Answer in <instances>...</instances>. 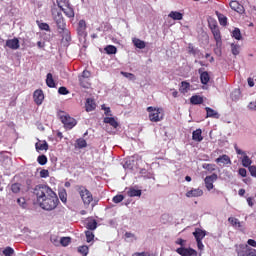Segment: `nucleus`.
Listing matches in <instances>:
<instances>
[{
    "label": "nucleus",
    "instance_id": "f257e3e1",
    "mask_svg": "<svg viewBox=\"0 0 256 256\" xmlns=\"http://www.w3.org/2000/svg\"><path fill=\"white\" fill-rule=\"evenodd\" d=\"M54 192L51 187L43 184L36 185L33 189V195H35L38 204L45 201V199L50 197Z\"/></svg>",
    "mask_w": 256,
    "mask_h": 256
},
{
    "label": "nucleus",
    "instance_id": "f03ea898",
    "mask_svg": "<svg viewBox=\"0 0 256 256\" xmlns=\"http://www.w3.org/2000/svg\"><path fill=\"white\" fill-rule=\"evenodd\" d=\"M39 207L44 211H53L57 209V205H59V197H57V193H53L44 199L42 202L38 203Z\"/></svg>",
    "mask_w": 256,
    "mask_h": 256
},
{
    "label": "nucleus",
    "instance_id": "7ed1b4c3",
    "mask_svg": "<svg viewBox=\"0 0 256 256\" xmlns=\"http://www.w3.org/2000/svg\"><path fill=\"white\" fill-rule=\"evenodd\" d=\"M76 191L79 193L84 205H91L93 202V194L91 191H89V189H87V187L83 185H77Z\"/></svg>",
    "mask_w": 256,
    "mask_h": 256
},
{
    "label": "nucleus",
    "instance_id": "20e7f679",
    "mask_svg": "<svg viewBox=\"0 0 256 256\" xmlns=\"http://www.w3.org/2000/svg\"><path fill=\"white\" fill-rule=\"evenodd\" d=\"M51 13L59 31H65L67 24L65 23L63 13H61V11H59L57 8H52Z\"/></svg>",
    "mask_w": 256,
    "mask_h": 256
},
{
    "label": "nucleus",
    "instance_id": "39448f33",
    "mask_svg": "<svg viewBox=\"0 0 256 256\" xmlns=\"http://www.w3.org/2000/svg\"><path fill=\"white\" fill-rule=\"evenodd\" d=\"M146 111L149 113V120L152 123H159L163 119V109L149 106Z\"/></svg>",
    "mask_w": 256,
    "mask_h": 256
},
{
    "label": "nucleus",
    "instance_id": "423d86ee",
    "mask_svg": "<svg viewBox=\"0 0 256 256\" xmlns=\"http://www.w3.org/2000/svg\"><path fill=\"white\" fill-rule=\"evenodd\" d=\"M78 81L80 87L83 89L91 88V72L89 70H84L81 75L78 76Z\"/></svg>",
    "mask_w": 256,
    "mask_h": 256
},
{
    "label": "nucleus",
    "instance_id": "0eeeda50",
    "mask_svg": "<svg viewBox=\"0 0 256 256\" xmlns=\"http://www.w3.org/2000/svg\"><path fill=\"white\" fill-rule=\"evenodd\" d=\"M208 27L213 34V37L216 41V45H221V30H219V25H217V21L211 20L208 22Z\"/></svg>",
    "mask_w": 256,
    "mask_h": 256
},
{
    "label": "nucleus",
    "instance_id": "6e6552de",
    "mask_svg": "<svg viewBox=\"0 0 256 256\" xmlns=\"http://www.w3.org/2000/svg\"><path fill=\"white\" fill-rule=\"evenodd\" d=\"M60 121L61 123H63L65 129H73V127L77 125V120H75V118L73 117H70L69 114H66L64 112L60 114Z\"/></svg>",
    "mask_w": 256,
    "mask_h": 256
},
{
    "label": "nucleus",
    "instance_id": "1a4fd4ad",
    "mask_svg": "<svg viewBox=\"0 0 256 256\" xmlns=\"http://www.w3.org/2000/svg\"><path fill=\"white\" fill-rule=\"evenodd\" d=\"M234 149H235L237 155H243V157H242L243 167H251V163H253V161L251 160V158H249V156H247V153H245L243 150L239 149V147H237V145L234 146Z\"/></svg>",
    "mask_w": 256,
    "mask_h": 256
},
{
    "label": "nucleus",
    "instance_id": "9d476101",
    "mask_svg": "<svg viewBox=\"0 0 256 256\" xmlns=\"http://www.w3.org/2000/svg\"><path fill=\"white\" fill-rule=\"evenodd\" d=\"M217 179H219V176H217V174L213 173L210 176H206L204 179V183H205V187L208 191H211V189H213L215 187V185H213L215 183V181H217Z\"/></svg>",
    "mask_w": 256,
    "mask_h": 256
},
{
    "label": "nucleus",
    "instance_id": "9b49d317",
    "mask_svg": "<svg viewBox=\"0 0 256 256\" xmlns=\"http://www.w3.org/2000/svg\"><path fill=\"white\" fill-rule=\"evenodd\" d=\"M176 253L181 256H197V251L193 248L180 247L176 249Z\"/></svg>",
    "mask_w": 256,
    "mask_h": 256
},
{
    "label": "nucleus",
    "instance_id": "f8f14e48",
    "mask_svg": "<svg viewBox=\"0 0 256 256\" xmlns=\"http://www.w3.org/2000/svg\"><path fill=\"white\" fill-rule=\"evenodd\" d=\"M33 99L36 105H43V101L45 99V94H43V90L37 89L33 93Z\"/></svg>",
    "mask_w": 256,
    "mask_h": 256
},
{
    "label": "nucleus",
    "instance_id": "ddd939ff",
    "mask_svg": "<svg viewBox=\"0 0 256 256\" xmlns=\"http://www.w3.org/2000/svg\"><path fill=\"white\" fill-rule=\"evenodd\" d=\"M87 23L85 20H80L77 27V33L79 37H85L87 35Z\"/></svg>",
    "mask_w": 256,
    "mask_h": 256
},
{
    "label": "nucleus",
    "instance_id": "4468645a",
    "mask_svg": "<svg viewBox=\"0 0 256 256\" xmlns=\"http://www.w3.org/2000/svg\"><path fill=\"white\" fill-rule=\"evenodd\" d=\"M229 5L233 11H236V13H245V8L238 1L232 0Z\"/></svg>",
    "mask_w": 256,
    "mask_h": 256
},
{
    "label": "nucleus",
    "instance_id": "2eb2a0df",
    "mask_svg": "<svg viewBox=\"0 0 256 256\" xmlns=\"http://www.w3.org/2000/svg\"><path fill=\"white\" fill-rule=\"evenodd\" d=\"M215 161L218 165H231V158L226 154L221 155Z\"/></svg>",
    "mask_w": 256,
    "mask_h": 256
},
{
    "label": "nucleus",
    "instance_id": "dca6fc26",
    "mask_svg": "<svg viewBox=\"0 0 256 256\" xmlns=\"http://www.w3.org/2000/svg\"><path fill=\"white\" fill-rule=\"evenodd\" d=\"M60 9L63 11L64 15H66V17H68L69 19H73V17H75V10H73L71 4Z\"/></svg>",
    "mask_w": 256,
    "mask_h": 256
},
{
    "label": "nucleus",
    "instance_id": "f3484780",
    "mask_svg": "<svg viewBox=\"0 0 256 256\" xmlns=\"http://www.w3.org/2000/svg\"><path fill=\"white\" fill-rule=\"evenodd\" d=\"M6 46H8L9 49H13L14 51L19 49L20 44H19V39L14 38V39H9L6 41Z\"/></svg>",
    "mask_w": 256,
    "mask_h": 256
},
{
    "label": "nucleus",
    "instance_id": "a211bd4d",
    "mask_svg": "<svg viewBox=\"0 0 256 256\" xmlns=\"http://www.w3.org/2000/svg\"><path fill=\"white\" fill-rule=\"evenodd\" d=\"M125 191H127L128 197H141L143 193L140 189H135L133 187L125 188Z\"/></svg>",
    "mask_w": 256,
    "mask_h": 256
},
{
    "label": "nucleus",
    "instance_id": "6ab92c4d",
    "mask_svg": "<svg viewBox=\"0 0 256 256\" xmlns=\"http://www.w3.org/2000/svg\"><path fill=\"white\" fill-rule=\"evenodd\" d=\"M192 139L193 141H196V143H201V141H203V131L200 128L193 131Z\"/></svg>",
    "mask_w": 256,
    "mask_h": 256
},
{
    "label": "nucleus",
    "instance_id": "aec40b11",
    "mask_svg": "<svg viewBox=\"0 0 256 256\" xmlns=\"http://www.w3.org/2000/svg\"><path fill=\"white\" fill-rule=\"evenodd\" d=\"M202 195H203V190H201V189H199V188L189 190V191L186 193V197H188V198L202 197Z\"/></svg>",
    "mask_w": 256,
    "mask_h": 256
},
{
    "label": "nucleus",
    "instance_id": "412c9836",
    "mask_svg": "<svg viewBox=\"0 0 256 256\" xmlns=\"http://www.w3.org/2000/svg\"><path fill=\"white\" fill-rule=\"evenodd\" d=\"M85 107L87 113H90V111H95L97 104H95V100H93V98H87Z\"/></svg>",
    "mask_w": 256,
    "mask_h": 256
},
{
    "label": "nucleus",
    "instance_id": "4be33fe9",
    "mask_svg": "<svg viewBox=\"0 0 256 256\" xmlns=\"http://www.w3.org/2000/svg\"><path fill=\"white\" fill-rule=\"evenodd\" d=\"M179 91L180 93H182L183 95L189 93V91H191V83L187 82V81H182L181 85L179 87Z\"/></svg>",
    "mask_w": 256,
    "mask_h": 256
},
{
    "label": "nucleus",
    "instance_id": "5701e85b",
    "mask_svg": "<svg viewBox=\"0 0 256 256\" xmlns=\"http://www.w3.org/2000/svg\"><path fill=\"white\" fill-rule=\"evenodd\" d=\"M199 73H200V81L202 85H207V83L211 81V76H209V72L207 71L201 72V69H199Z\"/></svg>",
    "mask_w": 256,
    "mask_h": 256
},
{
    "label": "nucleus",
    "instance_id": "b1692460",
    "mask_svg": "<svg viewBox=\"0 0 256 256\" xmlns=\"http://www.w3.org/2000/svg\"><path fill=\"white\" fill-rule=\"evenodd\" d=\"M36 151H48L49 150V144L47 141H39L35 144Z\"/></svg>",
    "mask_w": 256,
    "mask_h": 256
},
{
    "label": "nucleus",
    "instance_id": "393cba45",
    "mask_svg": "<svg viewBox=\"0 0 256 256\" xmlns=\"http://www.w3.org/2000/svg\"><path fill=\"white\" fill-rule=\"evenodd\" d=\"M205 231L197 228L195 232H193V236L195 237L196 241H203L205 239Z\"/></svg>",
    "mask_w": 256,
    "mask_h": 256
},
{
    "label": "nucleus",
    "instance_id": "a878e982",
    "mask_svg": "<svg viewBox=\"0 0 256 256\" xmlns=\"http://www.w3.org/2000/svg\"><path fill=\"white\" fill-rule=\"evenodd\" d=\"M168 17H170V19H173V21H181L183 20V13L177 12V11H171L168 14Z\"/></svg>",
    "mask_w": 256,
    "mask_h": 256
},
{
    "label": "nucleus",
    "instance_id": "bb28decb",
    "mask_svg": "<svg viewBox=\"0 0 256 256\" xmlns=\"http://www.w3.org/2000/svg\"><path fill=\"white\" fill-rule=\"evenodd\" d=\"M206 117H211L213 119H219V113L215 111L213 108L206 107Z\"/></svg>",
    "mask_w": 256,
    "mask_h": 256
},
{
    "label": "nucleus",
    "instance_id": "cd10ccee",
    "mask_svg": "<svg viewBox=\"0 0 256 256\" xmlns=\"http://www.w3.org/2000/svg\"><path fill=\"white\" fill-rule=\"evenodd\" d=\"M46 85H47V87H50V89H54V87H57L55 84V80L53 79V74H51V73L47 74Z\"/></svg>",
    "mask_w": 256,
    "mask_h": 256
},
{
    "label": "nucleus",
    "instance_id": "c85d7f7f",
    "mask_svg": "<svg viewBox=\"0 0 256 256\" xmlns=\"http://www.w3.org/2000/svg\"><path fill=\"white\" fill-rule=\"evenodd\" d=\"M104 123H108V125H111V127H113L114 129H117V127H119V122H117V120H115V118L113 117L104 118Z\"/></svg>",
    "mask_w": 256,
    "mask_h": 256
},
{
    "label": "nucleus",
    "instance_id": "c756f323",
    "mask_svg": "<svg viewBox=\"0 0 256 256\" xmlns=\"http://www.w3.org/2000/svg\"><path fill=\"white\" fill-rule=\"evenodd\" d=\"M190 103L191 105H202L203 103V97L199 96V95H193L190 98Z\"/></svg>",
    "mask_w": 256,
    "mask_h": 256
},
{
    "label": "nucleus",
    "instance_id": "7c9ffc66",
    "mask_svg": "<svg viewBox=\"0 0 256 256\" xmlns=\"http://www.w3.org/2000/svg\"><path fill=\"white\" fill-rule=\"evenodd\" d=\"M132 43L134 44V46L137 47V49H145V47H146L145 41H143L139 38H134L132 40Z\"/></svg>",
    "mask_w": 256,
    "mask_h": 256
},
{
    "label": "nucleus",
    "instance_id": "2f4dec72",
    "mask_svg": "<svg viewBox=\"0 0 256 256\" xmlns=\"http://www.w3.org/2000/svg\"><path fill=\"white\" fill-rule=\"evenodd\" d=\"M216 15L218 17V21H219L220 25L222 27H227V16H225L219 12H216Z\"/></svg>",
    "mask_w": 256,
    "mask_h": 256
},
{
    "label": "nucleus",
    "instance_id": "473e14b6",
    "mask_svg": "<svg viewBox=\"0 0 256 256\" xmlns=\"http://www.w3.org/2000/svg\"><path fill=\"white\" fill-rule=\"evenodd\" d=\"M36 24L38 25L40 31H51V27L45 22L37 20Z\"/></svg>",
    "mask_w": 256,
    "mask_h": 256
},
{
    "label": "nucleus",
    "instance_id": "72a5a7b5",
    "mask_svg": "<svg viewBox=\"0 0 256 256\" xmlns=\"http://www.w3.org/2000/svg\"><path fill=\"white\" fill-rule=\"evenodd\" d=\"M104 51H106L107 55H115L117 53V47L108 45L104 48Z\"/></svg>",
    "mask_w": 256,
    "mask_h": 256
},
{
    "label": "nucleus",
    "instance_id": "f704fd0d",
    "mask_svg": "<svg viewBox=\"0 0 256 256\" xmlns=\"http://www.w3.org/2000/svg\"><path fill=\"white\" fill-rule=\"evenodd\" d=\"M78 253H80V255H82V256L89 255V246H87V245L79 246Z\"/></svg>",
    "mask_w": 256,
    "mask_h": 256
},
{
    "label": "nucleus",
    "instance_id": "c9c22d12",
    "mask_svg": "<svg viewBox=\"0 0 256 256\" xmlns=\"http://www.w3.org/2000/svg\"><path fill=\"white\" fill-rule=\"evenodd\" d=\"M228 221L232 225V227H238V229H240L241 222L239 221V219H237L235 217H229Z\"/></svg>",
    "mask_w": 256,
    "mask_h": 256
},
{
    "label": "nucleus",
    "instance_id": "e433bc0d",
    "mask_svg": "<svg viewBox=\"0 0 256 256\" xmlns=\"http://www.w3.org/2000/svg\"><path fill=\"white\" fill-rule=\"evenodd\" d=\"M76 145L78 149H85V147H87V141L83 138H79L76 140Z\"/></svg>",
    "mask_w": 256,
    "mask_h": 256
},
{
    "label": "nucleus",
    "instance_id": "4c0bfd02",
    "mask_svg": "<svg viewBox=\"0 0 256 256\" xmlns=\"http://www.w3.org/2000/svg\"><path fill=\"white\" fill-rule=\"evenodd\" d=\"M202 167L209 173H213V171L217 169V166L215 164H203Z\"/></svg>",
    "mask_w": 256,
    "mask_h": 256
},
{
    "label": "nucleus",
    "instance_id": "58836bf2",
    "mask_svg": "<svg viewBox=\"0 0 256 256\" xmlns=\"http://www.w3.org/2000/svg\"><path fill=\"white\" fill-rule=\"evenodd\" d=\"M11 191H12V193H15V194L21 193V184H19V183H13V184L11 185Z\"/></svg>",
    "mask_w": 256,
    "mask_h": 256
},
{
    "label": "nucleus",
    "instance_id": "ea45409f",
    "mask_svg": "<svg viewBox=\"0 0 256 256\" xmlns=\"http://www.w3.org/2000/svg\"><path fill=\"white\" fill-rule=\"evenodd\" d=\"M232 37H234V39L237 41H241V30L239 28H235L232 32Z\"/></svg>",
    "mask_w": 256,
    "mask_h": 256
},
{
    "label": "nucleus",
    "instance_id": "a19ab883",
    "mask_svg": "<svg viewBox=\"0 0 256 256\" xmlns=\"http://www.w3.org/2000/svg\"><path fill=\"white\" fill-rule=\"evenodd\" d=\"M86 227H87V229H89V231H95V229H97V221L92 220V221L88 222Z\"/></svg>",
    "mask_w": 256,
    "mask_h": 256
},
{
    "label": "nucleus",
    "instance_id": "79ce46f5",
    "mask_svg": "<svg viewBox=\"0 0 256 256\" xmlns=\"http://www.w3.org/2000/svg\"><path fill=\"white\" fill-rule=\"evenodd\" d=\"M85 236H86L87 243H91V241L95 239V234H93V232L89 230L85 231Z\"/></svg>",
    "mask_w": 256,
    "mask_h": 256
},
{
    "label": "nucleus",
    "instance_id": "37998d69",
    "mask_svg": "<svg viewBox=\"0 0 256 256\" xmlns=\"http://www.w3.org/2000/svg\"><path fill=\"white\" fill-rule=\"evenodd\" d=\"M56 3L59 9H63V7H69V0H56Z\"/></svg>",
    "mask_w": 256,
    "mask_h": 256
},
{
    "label": "nucleus",
    "instance_id": "c03bdc74",
    "mask_svg": "<svg viewBox=\"0 0 256 256\" xmlns=\"http://www.w3.org/2000/svg\"><path fill=\"white\" fill-rule=\"evenodd\" d=\"M69 243H71V238L70 237H62L60 239V245H62V247L69 246Z\"/></svg>",
    "mask_w": 256,
    "mask_h": 256
},
{
    "label": "nucleus",
    "instance_id": "a18cd8bd",
    "mask_svg": "<svg viewBox=\"0 0 256 256\" xmlns=\"http://www.w3.org/2000/svg\"><path fill=\"white\" fill-rule=\"evenodd\" d=\"M37 161H38L39 165H47V156L42 154V155L38 156Z\"/></svg>",
    "mask_w": 256,
    "mask_h": 256
},
{
    "label": "nucleus",
    "instance_id": "49530a36",
    "mask_svg": "<svg viewBox=\"0 0 256 256\" xmlns=\"http://www.w3.org/2000/svg\"><path fill=\"white\" fill-rule=\"evenodd\" d=\"M17 203L20 207H22V209H27L28 207L27 201L25 200V198H18Z\"/></svg>",
    "mask_w": 256,
    "mask_h": 256
},
{
    "label": "nucleus",
    "instance_id": "de8ad7c7",
    "mask_svg": "<svg viewBox=\"0 0 256 256\" xmlns=\"http://www.w3.org/2000/svg\"><path fill=\"white\" fill-rule=\"evenodd\" d=\"M125 199L123 194H118L112 198L113 203H121Z\"/></svg>",
    "mask_w": 256,
    "mask_h": 256
},
{
    "label": "nucleus",
    "instance_id": "09e8293b",
    "mask_svg": "<svg viewBox=\"0 0 256 256\" xmlns=\"http://www.w3.org/2000/svg\"><path fill=\"white\" fill-rule=\"evenodd\" d=\"M59 198L62 203H67V192L65 190L59 192Z\"/></svg>",
    "mask_w": 256,
    "mask_h": 256
},
{
    "label": "nucleus",
    "instance_id": "8fccbe9b",
    "mask_svg": "<svg viewBox=\"0 0 256 256\" xmlns=\"http://www.w3.org/2000/svg\"><path fill=\"white\" fill-rule=\"evenodd\" d=\"M13 253H15V250H13V248H11V247H6L3 250V255H5V256H11V255H13Z\"/></svg>",
    "mask_w": 256,
    "mask_h": 256
},
{
    "label": "nucleus",
    "instance_id": "3c124183",
    "mask_svg": "<svg viewBox=\"0 0 256 256\" xmlns=\"http://www.w3.org/2000/svg\"><path fill=\"white\" fill-rule=\"evenodd\" d=\"M231 51H232V55H239V45L237 44H231Z\"/></svg>",
    "mask_w": 256,
    "mask_h": 256
},
{
    "label": "nucleus",
    "instance_id": "603ef678",
    "mask_svg": "<svg viewBox=\"0 0 256 256\" xmlns=\"http://www.w3.org/2000/svg\"><path fill=\"white\" fill-rule=\"evenodd\" d=\"M58 93H59V95H69V90L67 89V87L61 86L58 89Z\"/></svg>",
    "mask_w": 256,
    "mask_h": 256
},
{
    "label": "nucleus",
    "instance_id": "864d4df0",
    "mask_svg": "<svg viewBox=\"0 0 256 256\" xmlns=\"http://www.w3.org/2000/svg\"><path fill=\"white\" fill-rule=\"evenodd\" d=\"M123 77H126L127 79H131L132 81L135 80V74L129 73V72H121Z\"/></svg>",
    "mask_w": 256,
    "mask_h": 256
},
{
    "label": "nucleus",
    "instance_id": "5fc2aeb1",
    "mask_svg": "<svg viewBox=\"0 0 256 256\" xmlns=\"http://www.w3.org/2000/svg\"><path fill=\"white\" fill-rule=\"evenodd\" d=\"M40 177H42V179H47V177H49V170H46V169L41 170Z\"/></svg>",
    "mask_w": 256,
    "mask_h": 256
},
{
    "label": "nucleus",
    "instance_id": "6e6d98bb",
    "mask_svg": "<svg viewBox=\"0 0 256 256\" xmlns=\"http://www.w3.org/2000/svg\"><path fill=\"white\" fill-rule=\"evenodd\" d=\"M246 256H256V249L248 248L246 250Z\"/></svg>",
    "mask_w": 256,
    "mask_h": 256
},
{
    "label": "nucleus",
    "instance_id": "4d7b16f0",
    "mask_svg": "<svg viewBox=\"0 0 256 256\" xmlns=\"http://www.w3.org/2000/svg\"><path fill=\"white\" fill-rule=\"evenodd\" d=\"M248 169H249L250 175L252 177H256V166H250L248 167Z\"/></svg>",
    "mask_w": 256,
    "mask_h": 256
},
{
    "label": "nucleus",
    "instance_id": "13d9d810",
    "mask_svg": "<svg viewBox=\"0 0 256 256\" xmlns=\"http://www.w3.org/2000/svg\"><path fill=\"white\" fill-rule=\"evenodd\" d=\"M185 243H187V241L183 240V238H178L176 240V245H180L181 247H185Z\"/></svg>",
    "mask_w": 256,
    "mask_h": 256
},
{
    "label": "nucleus",
    "instance_id": "bf43d9fd",
    "mask_svg": "<svg viewBox=\"0 0 256 256\" xmlns=\"http://www.w3.org/2000/svg\"><path fill=\"white\" fill-rule=\"evenodd\" d=\"M188 53H191L192 55H195V53H197L195 47L191 43L188 45Z\"/></svg>",
    "mask_w": 256,
    "mask_h": 256
},
{
    "label": "nucleus",
    "instance_id": "052dcab7",
    "mask_svg": "<svg viewBox=\"0 0 256 256\" xmlns=\"http://www.w3.org/2000/svg\"><path fill=\"white\" fill-rule=\"evenodd\" d=\"M238 173H239V175H240L241 177H247V169H245V168H240V169L238 170Z\"/></svg>",
    "mask_w": 256,
    "mask_h": 256
},
{
    "label": "nucleus",
    "instance_id": "680f3d73",
    "mask_svg": "<svg viewBox=\"0 0 256 256\" xmlns=\"http://www.w3.org/2000/svg\"><path fill=\"white\" fill-rule=\"evenodd\" d=\"M196 242H197V247H198V249H199L200 251H202L203 247H205V246L203 245V240H197Z\"/></svg>",
    "mask_w": 256,
    "mask_h": 256
},
{
    "label": "nucleus",
    "instance_id": "e2e57ef3",
    "mask_svg": "<svg viewBox=\"0 0 256 256\" xmlns=\"http://www.w3.org/2000/svg\"><path fill=\"white\" fill-rule=\"evenodd\" d=\"M247 244L250 245V247H256V241L254 239H248Z\"/></svg>",
    "mask_w": 256,
    "mask_h": 256
},
{
    "label": "nucleus",
    "instance_id": "0e129e2a",
    "mask_svg": "<svg viewBox=\"0 0 256 256\" xmlns=\"http://www.w3.org/2000/svg\"><path fill=\"white\" fill-rule=\"evenodd\" d=\"M247 81H248L249 87H255V81L253 80V78L249 77Z\"/></svg>",
    "mask_w": 256,
    "mask_h": 256
},
{
    "label": "nucleus",
    "instance_id": "69168bd1",
    "mask_svg": "<svg viewBox=\"0 0 256 256\" xmlns=\"http://www.w3.org/2000/svg\"><path fill=\"white\" fill-rule=\"evenodd\" d=\"M102 109L105 111V115H111V108L105 107L104 105L102 106Z\"/></svg>",
    "mask_w": 256,
    "mask_h": 256
},
{
    "label": "nucleus",
    "instance_id": "338daca9",
    "mask_svg": "<svg viewBox=\"0 0 256 256\" xmlns=\"http://www.w3.org/2000/svg\"><path fill=\"white\" fill-rule=\"evenodd\" d=\"M247 203H248L249 207H253V205H255V203L253 202V198H251V197L247 198Z\"/></svg>",
    "mask_w": 256,
    "mask_h": 256
},
{
    "label": "nucleus",
    "instance_id": "774afa93",
    "mask_svg": "<svg viewBox=\"0 0 256 256\" xmlns=\"http://www.w3.org/2000/svg\"><path fill=\"white\" fill-rule=\"evenodd\" d=\"M237 256H247V252L245 253L243 251H238Z\"/></svg>",
    "mask_w": 256,
    "mask_h": 256
}]
</instances>
